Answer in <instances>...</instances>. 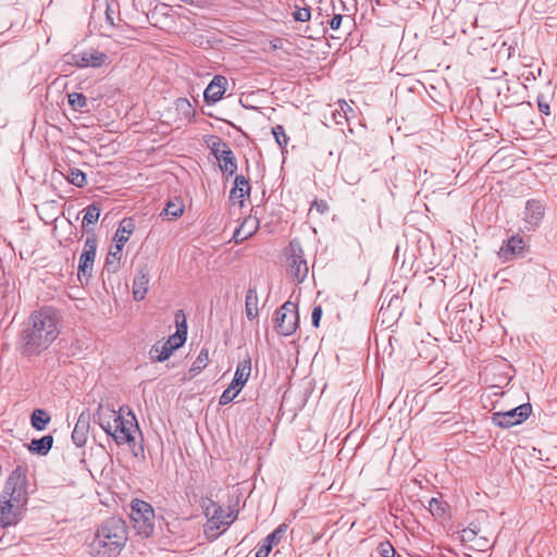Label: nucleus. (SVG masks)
<instances>
[{
    "instance_id": "nucleus-1",
    "label": "nucleus",
    "mask_w": 557,
    "mask_h": 557,
    "mask_svg": "<svg viewBox=\"0 0 557 557\" xmlns=\"http://www.w3.org/2000/svg\"><path fill=\"white\" fill-rule=\"evenodd\" d=\"M27 485V468L16 467L0 495V527L15 525L21 521L28 503Z\"/></svg>"
},
{
    "instance_id": "nucleus-2",
    "label": "nucleus",
    "mask_w": 557,
    "mask_h": 557,
    "mask_svg": "<svg viewBox=\"0 0 557 557\" xmlns=\"http://www.w3.org/2000/svg\"><path fill=\"white\" fill-rule=\"evenodd\" d=\"M59 334L57 311L51 307L36 310L30 314L26 327L21 333L24 351L38 355L46 350Z\"/></svg>"
},
{
    "instance_id": "nucleus-3",
    "label": "nucleus",
    "mask_w": 557,
    "mask_h": 557,
    "mask_svg": "<svg viewBox=\"0 0 557 557\" xmlns=\"http://www.w3.org/2000/svg\"><path fill=\"white\" fill-rule=\"evenodd\" d=\"M128 540L127 525L119 517H110L95 530L88 543L91 557H119Z\"/></svg>"
},
{
    "instance_id": "nucleus-4",
    "label": "nucleus",
    "mask_w": 557,
    "mask_h": 557,
    "mask_svg": "<svg viewBox=\"0 0 557 557\" xmlns=\"http://www.w3.org/2000/svg\"><path fill=\"white\" fill-rule=\"evenodd\" d=\"M203 511L207 517L205 532L208 536L216 537L223 533L236 519L234 511H225L218 503L212 499L203 502Z\"/></svg>"
},
{
    "instance_id": "nucleus-5",
    "label": "nucleus",
    "mask_w": 557,
    "mask_h": 557,
    "mask_svg": "<svg viewBox=\"0 0 557 557\" xmlns=\"http://www.w3.org/2000/svg\"><path fill=\"white\" fill-rule=\"evenodd\" d=\"M131 518L137 533L148 537L154 530V511L150 504L145 500L134 499L131 505Z\"/></svg>"
},
{
    "instance_id": "nucleus-6",
    "label": "nucleus",
    "mask_w": 557,
    "mask_h": 557,
    "mask_svg": "<svg viewBox=\"0 0 557 557\" xmlns=\"http://www.w3.org/2000/svg\"><path fill=\"white\" fill-rule=\"evenodd\" d=\"M298 306L293 301H286L275 312V330L282 336L294 334L298 327Z\"/></svg>"
},
{
    "instance_id": "nucleus-7",
    "label": "nucleus",
    "mask_w": 557,
    "mask_h": 557,
    "mask_svg": "<svg viewBox=\"0 0 557 557\" xmlns=\"http://www.w3.org/2000/svg\"><path fill=\"white\" fill-rule=\"evenodd\" d=\"M139 431L134 413L129 410L127 418L123 417L117 421L113 429L108 431L117 445L132 444L135 442L134 434Z\"/></svg>"
},
{
    "instance_id": "nucleus-8",
    "label": "nucleus",
    "mask_w": 557,
    "mask_h": 557,
    "mask_svg": "<svg viewBox=\"0 0 557 557\" xmlns=\"http://www.w3.org/2000/svg\"><path fill=\"white\" fill-rule=\"evenodd\" d=\"M210 149L211 153L219 161L221 171L228 176L235 174L237 171V160L227 143L223 141L219 137H214V140L210 145Z\"/></svg>"
},
{
    "instance_id": "nucleus-9",
    "label": "nucleus",
    "mask_w": 557,
    "mask_h": 557,
    "mask_svg": "<svg viewBox=\"0 0 557 557\" xmlns=\"http://www.w3.org/2000/svg\"><path fill=\"white\" fill-rule=\"evenodd\" d=\"M187 338V325L185 319L177 325V331L171 335L161 346L154 345L151 352H156V360L163 362L170 358L173 351L184 345Z\"/></svg>"
},
{
    "instance_id": "nucleus-10",
    "label": "nucleus",
    "mask_w": 557,
    "mask_h": 557,
    "mask_svg": "<svg viewBox=\"0 0 557 557\" xmlns=\"http://www.w3.org/2000/svg\"><path fill=\"white\" fill-rule=\"evenodd\" d=\"M532 413L531 404H522L505 412H495L492 422L500 428H511L525 421Z\"/></svg>"
},
{
    "instance_id": "nucleus-11",
    "label": "nucleus",
    "mask_w": 557,
    "mask_h": 557,
    "mask_svg": "<svg viewBox=\"0 0 557 557\" xmlns=\"http://www.w3.org/2000/svg\"><path fill=\"white\" fill-rule=\"evenodd\" d=\"M289 274L297 281V283H301L307 277L309 269L307 261L304 258V251L299 242L292 240L289 243Z\"/></svg>"
},
{
    "instance_id": "nucleus-12",
    "label": "nucleus",
    "mask_w": 557,
    "mask_h": 557,
    "mask_svg": "<svg viewBox=\"0 0 557 557\" xmlns=\"http://www.w3.org/2000/svg\"><path fill=\"white\" fill-rule=\"evenodd\" d=\"M97 251V238L96 235L92 234L88 236L85 240L83 252L79 257L78 263V277L85 276L87 278L92 275V268L96 258Z\"/></svg>"
},
{
    "instance_id": "nucleus-13",
    "label": "nucleus",
    "mask_w": 557,
    "mask_h": 557,
    "mask_svg": "<svg viewBox=\"0 0 557 557\" xmlns=\"http://www.w3.org/2000/svg\"><path fill=\"white\" fill-rule=\"evenodd\" d=\"M545 215V206L540 200L530 199L524 209V230L535 231L542 223Z\"/></svg>"
},
{
    "instance_id": "nucleus-14",
    "label": "nucleus",
    "mask_w": 557,
    "mask_h": 557,
    "mask_svg": "<svg viewBox=\"0 0 557 557\" xmlns=\"http://www.w3.org/2000/svg\"><path fill=\"white\" fill-rule=\"evenodd\" d=\"M73 63L78 67H100L108 61V55L95 49L73 54Z\"/></svg>"
},
{
    "instance_id": "nucleus-15",
    "label": "nucleus",
    "mask_w": 557,
    "mask_h": 557,
    "mask_svg": "<svg viewBox=\"0 0 557 557\" xmlns=\"http://www.w3.org/2000/svg\"><path fill=\"white\" fill-rule=\"evenodd\" d=\"M122 410L123 408H120L119 411H116L113 407L109 405H102L100 404L97 408V421L101 429L108 433L111 429H113V425L120 421L122 418Z\"/></svg>"
},
{
    "instance_id": "nucleus-16",
    "label": "nucleus",
    "mask_w": 557,
    "mask_h": 557,
    "mask_svg": "<svg viewBox=\"0 0 557 557\" xmlns=\"http://www.w3.org/2000/svg\"><path fill=\"white\" fill-rule=\"evenodd\" d=\"M287 531V524H280L272 533L267 535L257 547L256 557H268L272 548L277 545Z\"/></svg>"
},
{
    "instance_id": "nucleus-17",
    "label": "nucleus",
    "mask_w": 557,
    "mask_h": 557,
    "mask_svg": "<svg viewBox=\"0 0 557 557\" xmlns=\"http://www.w3.org/2000/svg\"><path fill=\"white\" fill-rule=\"evenodd\" d=\"M226 77L215 75L203 92L205 101L208 103H216L220 101L226 91Z\"/></svg>"
},
{
    "instance_id": "nucleus-18",
    "label": "nucleus",
    "mask_w": 557,
    "mask_h": 557,
    "mask_svg": "<svg viewBox=\"0 0 557 557\" xmlns=\"http://www.w3.org/2000/svg\"><path fill=\"white\" fill-rule=\"evenodd\" d=\"M259 227V221L256 216L249 215L244 219L242 224L235 230L233 239L236 244L243 243L244 240L251 237Z\"/></svg>"
},
{
    "instance_id": "nucleus-19",
    "label": "nucleus",
    "mask_w": 557,
    "mask_h": 557,
    "mask_svg": "<svg viewBox=\"0 0 557 557\" xmlns=\"http://www.w3.org/2000/svg\"><path fill=\"white\" fill-rule=\"evenodd\" d=\"M487 515L482 513L476 521H472L468 528L463 529L460 533L461 542L471 549V544L475 541V537L484 531L483 522H486Z\"/></svg>"
},
{
    "instance_id": "nucleus-20",
    "label": "nucleus",
    "mask_w": 557,
    "mask_h": 557,
    "mask_svg": "<svg viewBox=\"0 0 557 557\" xmlns=\"http://www.w3.org/2000/svg\"><path fill=\"white\" fill-rule=\"evenodd\" d=\"M89 432V416L86 413H81L74 430L72 432V441L77 447H83L88 438Z\"/></svg>"
},
{
    "instance_id": "nucleus-21",
    "label": "nucleus",
    "mask_w": 557,
    "mask_h": 557,
    "mask_svg": "<svg viewBox=\"0 0 557 557\" xmlns=\"http://www.w3.org/2000/svg\"><path fill=\"white\" fill-rule=\"evenodd\" d=\"M133 231L134 224L131 220L121 221L113 237L114 246L123 248L124 245L128 242Z\"/></svg>"
},
{
    "instance_id": "nucleus-22",
    "label": "nucleus",
    "mask_w": 557,
    "mask_h": 557,
    "mask_svg": "<svg viewBox=\"0 0 557 557\" xmlns=\"http://www.w3.org/2000/svg\"><path fill=\"white\" fill-rule=\"evenodd\" d=\"M258 293L256 286H250L246 293L245 311L249 320H255L259 314L258 309Z\"/></svg>"
},
{
    "instance_id": "nucleus-23",
    "label": "nucleus",
    "mask_w": 557,
    "mask_h": 557,
    "mask_svg": "<svg viewBox=\"0 0 557 557\" xmlns=\"http://www.w3.org/2000/svg\"><path fill=\"white\" fill-rule=\"evenodd\" d=\"M484 531L480 533L476 537L473 544H471V549L476 552H485L490 549L494 542H492L491 536L492 532L490 530V522L488 519L486 522H483Z\"/></svg>"
},
{
    "instance_id": "nucleus-24",
    "label": "nucleus",
    "mask_w": 557,
    "mask_h": 557,
    "mask_svg": "<svg viewBox=\"0 0 557 557\" xmlns=\"http://www.w3.org/2000/svg\"><path fill=\"white\" fill-rule=\"evenodd\" d=\"M149 276L140 271L133 281V297L135 300L140 301L145 298L148 292Z\"/></svg>"
},
{
    "instance_id": "nucleus-25",
    "label": "nucleus",
    "mask_w": 557,
    "mask_h": 557,
    "mask_svg": "<svg viewBox=\"0 0 557 557\" xmlns=\"http://www.w3.org/2000/svg\"><path fill=\"white\" fill-rule=\"evenodd\" d=\"M52 445L53 436L45 435L41 438L33 440L28 445V450L39 456H46L52 448Z\"/></svg>"
},
{
    "instance_id": "nucleus-26",
    "label": "nucleus",
    "mask_w": 557,
    "mask_h": 557,
    "mask_svg": "<svg viewBox=\"0 0 557 557\" xmlns=\"http://www.w3.org/2000/svg\"><path fill=\"white\" fill-rule=\"evenodd\" d=\"M175 110L181 120L191 122L195 114L196 109L193 103L186 98H178L175 101Z\"/></svg>"
},
{
    "instance_id": "nucleus-27",
    "label": "nucleus",
    "mask_w": 557,
    "mask_h": 557,
    "mask_svg": "<svg viewBox=\"0 0 557 557\" xmlns=\"http://www.w3.org/2000/svg\"><path fill=\"white\" fill-rule=\"evenodd\" d=\"M251 373V359L245 358L238 362L236 367V371L234 374V379L239 381V384H246Z\"/></svg>"
},
{
    "instance_id": "nucleus-28",
    "label": "nucleus",
    "mask_w": 557,
    "mask_h": 557,
    "mask_svg": "<svg viewBox=\"0 0 557 557\" xmlns=\"http://www.w3.org/2000/svg\"><path fill=\"white\" fill-rule=\"evenodd\" d=\"M122 250L123 248H120V247H116L114 246L113 248L110 249L107 258H106V269L109 271V272H116L120 268V261H121V258H122Z\"/></svg>"
},
{
    "instance_id": "nucleus-29",
    "label": "nucleus",
    "mask_w": 557,
    "mask_h": 557,
    "mask_svg": "<svg viewBox=\"0 0 557 557\" xmlns=\"http://www.w3.org/2000/svg\"><path fill=\"white\" fill-rule=\"evenodd\" d=\"M50 422V416L44 409H35L30 417L32 426L37 431H42L46 429L47 424Z\"/></svg>"
},
{
    "instance_id": "nucleus-30",
    "label": "nucleus",
    "mask_w": 557,
    "mask_h": 557,
    "mask_svg": "<svg viewBox=\"0 0 557 557\" xmlns=\"http://www.w3.org/2000/svg\"><path fill=\"white\" fill-rule=\"evenodd\" d=\"M100 212H101V207L99 203L94 202V203L89 205L85 209V214H84L83 221H82L83 227H86L90 224H95L99 220Z\"/></svg>"
},
{
    "instance_id": "nucleus-31",
    "label": "nucleus",
    "mask_w": 557,
    "mask_h": 557,
    "mask_svg": "<svg viewBox=\"0 0 557 557\" xmlns=\"http://www.w3.org/2000/svg\"><path fill=\"white\" fill-rule=\"evenodd\" d=\"M65 177L72 185L79 188L87 184L86 174L78 169H70Z\"/></svg>"
},
{
    "instance_id": "nucleus-32",
    "label": "nucleus",
    "mask_w": 557,
    "mask_h": 557,
    "mask_svg": "<svg viewBox=\"0 0 557 557\" xmlns=\"http://www.w3.org/2000/svg\"><path fill=\"white\" fill-rule=\"evenodd\" d=\"M429 511L435 518H443L446 516L447 504L438 498H431L429 502Z\"/></svg>"
},
{
    "instance_id": "nucleus-33",
    "label": "nucleus",
    "mask_w": 557,
    "mask_h": 557,
    "mask_svg": "<svg viewBox=\"0 0 557 557\" xmlns=\"http://www.w3.org/2000/svg\"><path fill=\"white\" fill-rule=\"evenodd\" d=\"M272 134L278 147L284 154L286 152V147L289 143V137L285 133V128L282 125H276L272 128Z\"/></svg>"
},
{
    "instance_id": "nucleus-34",
    "label": "nucleus",
    "mask_w": 557,
    "mask_h": 557,
    "mask_svg": "<svg viewBox=\"0 0 557 557\" xmlns=\"http://www.w3.org/2000/svg\"><path fill=\"white\" fill-rule=\"evenodd\" d=\"M209 361V351L208 349H201L198 354L196 360L193 362V366L190 368V372H194V374H197L203 370Z\"/></svg>"
},
{
    "instance_id": "nucleus-35",
    "label": "nucleus",
    "mask_w": 557,
    "mask_h": 557,
    "mask_svg": "<svg viewBox=\"0 0 557 557\" xmlns=\"http://www.w3.org/2000/svg\"><path fill=\"white\" fill-rule=\"evenodd\" d=\"M67 97L70 106L76 111H79L87 106V98L83 94L72 92L69 94Z\"/></svg>"
},
{
    "instance_id": "nucleus-36",
    "label": "nucleus",
    "mask_w": 557,
    "mask_h": 557,
    "mask_svg": "<svg viewBox=\"0 0 557 557\" xmlns=\"http://www.w3.org/2000/svg\"><path fill=\"white\" fill-rule=\"evenodd\" d=\"M523 240L521 237L518 236H511L507 240L506 250L509 251L511 255H519L523 250Z\"/></svg>"
},
{
    "instance_id": "nucleus-37",
    "label": "nucleus",
    "mask_w": 557,
    "mask_h": 557,
    "mask_svg": "<svg viewBox=\"0 0 557 557\" xmlns=\"http://www.w3.org/2000/svg\"><path fill=\"white\" fill-rule=\"evenodd\" d=\"M184 212V206L182 203L168 202L166 207L163 210V213L171 219H176L181 216Z\"/></svg>"
},
{
    "instance_id": "nucleus-38",
    "label": "nucleus",
    "mask_w": 557,
    "mask_h": 557,
    "mask_svg": "<svg viewBox=\"0 0 557 557\" xmlns=\"http://www.w3.org/2000/svg\"><path fill=\"white\" fill-rule=\"evenodd\" d=\"M249 194H250V189L237 190L236 188H232L231 193H230V199L233 202H237L240 206H243L245 198L248 197Z\"/></svg>"
},
{
    "instance_id": "nucleus-39",
    "label": "nucleus",
    "mask_w": 557,
    "mask_h": 557,
    "mask_svg": "<svg viewBox=\"0 0 557 557\" xmlns=\"http://www.w3.org/2000/svg\"><path fill=\"white\" fill-rule=\"evenodd\" d=\"M377 552L382 557H395L396 550L393 545L388 542H381L377 546Z\"/></svg>"
},
{
    "instance_id": "nucleus-40",
    "label": "nucleus",
    "mask_w": 557,
    "mask_h": 557,
    "mask_svg": "<svg viewBox=\"0 0 557 557\" xmlns=\"http://www.w3.org/2000/svg\"><path fill=\"white\" fill-rule=\"evenodd\" d=\"M311 17L310 8H297L294 12V18L297 22H308Z\"/></svg>"
},
{
    "instance_id": "nucleus-41",
    "label": "nucleus",
    "mask_w": 557,
    "mask_h": 557,
    "mask_svg": "<svg viewBox=\"0 0 557 557\" xmlns=\"http://www.w3.org/2000/svg\"><path fill=\"white\" fill-rule=\"evenodd\" d=\"M236 392L230 389L228 387L222 393V395L219 398V404L221 406H225L234 400V398L237 396Z\"/></svg>"
},
{
    "instance_id": "nucleus-42",
    "label": "nucleus",
    "mask_w": 557,
    "mask_h": 557,
    "mask_svg": "<svg viewBox=\"0 0 557 557\" xmlns=\"http://www.w3.org/2000/svg\"><path fill=\"white\" fill-rule=\"evenodd\" d=\"M537 108H539V111L545 115H549L550 113V107H549V103L547 102V100L545 99L544 96L540 95L537 97Z\"/></svg>"
},
{
    "instance_id": "nucleus-43",
    "label": "nucleus",
    "mask_w": 557,
    "mask_h": 557,
    "mask_svg": "<svg viewBox=\"0 0 557 557\" xmlns=\"http://www.w3.org/2000/svg\"><path fill=\"white\" fill-rule=\"evenodd\" d=\"M233 188H236L237 190L250 189V185L244 175H237L234 180Z\"/></svg>"
},
{
    "instance_id": "nucleus-44",
    "label": "nucleus",
    "mask_w": 557,
    "mask_h": 557,
    "mask_svg": "<svg viewBox=\"0 0 557 557\" xmlns=\"http://www.w3.org/2000/svg\"><path fill=\"white\" fill-rule=\"evenodd\" d=\"M312 208H314L321 214L329 210V206L324 200H314L311 205V209Z\"/></svg>"
},
{
    "instance_id": "nucleus-45",
    "label": "nucleus",
    "mask_w": 557,
    "mask_h": 557,
    "mask_svg": "<svg viewBox=\"0 0 557 557\" xmlns=\"http://www.w3.org/2000/svg\"><path fill=\"white\" fill-rule=\"evenodd\" d=\"M321 317H322V308L320 306L314 307L313 310H312L311 319H312V324L315 327L319 326Z\"/></svg>"
},
{
    "instance_id": "nucleus-46",
    "label": "nucleus",
    "mask_w": 557,
    "mask_h": 557,
    "mask_svg": "<svg viewBox=\"0 0 557 557\" xmlns=\"http://www.w3.org/2000/svg\"><path fill=\"white\" fill-rule=\"evenodd\" d=\"M343 15L342 14H334L333 17L330 21V27L333 30H337L342 24Z\"/></svg>"
},
{
    "instance_id": "nucleus-47",
    "label": "nucleus",
    "mask_w": 557,
    "mask_h": 557,
    "mask_svg": "<svg viewBox=\"0 0 557 557\" xmlns=\"http://www.w3.org/2000/svg\"><path fill=\"white\" fill-rule=\"evenodd\" d=\"M244 386V384H239V381H237V379L233 377V381L231 382L228 388L236 392V394H239Z\"/></svg>"
},
{
    "instance_id": "nucleus-48",
    "label": "nucleus",
    "mask_w": 557,
    "mask_h": 557,
    "mask_svg": "<svg viewBox=\"0 0 557 557\" xmlns=\"http://www.w3.org/2000/svg\"><path fill=\"white\" fill-rule=\"evenodd\" d=\"M339 107L342 109V111L344 112L345 114V117L348 119V112H352V109L350 108V106L345 101V100H342L339 101Z\"/></svg>"
},
{
    "instance_id": "nucleus-49",
    "label": "nucleus",
    "mask_w": 557,
    "mask_h": 557,
    "mask_svg": "<svg viewBox=\"0 0 557 557\" xmlns=\"http://www.w3.org/2000/svg\"><path fill=\"white\" fill-rule=\"evenodd\" d=\"M106 20L110 26L114 25L113 12L110 11L109 7L107 8V11H106Z\"/></svg>"
},
{
    "instance_id": "nucleus-50",
    "label": "nucleus",
    "mask_w": 557,
    "mask_h": 557,
    "mask_svg": "<svg viewBox=\"0 0 557 557\" xmlns=\"http://www.w3.org/2000/svg\"><path fill=\"white\" fill-rule=\"evenodd\" d=\"M515 51H516L515 46L509 45V46L506 48V52H507V53H506V57H507V59L512 58V57H513V54H515Z\"/></svg>"
},
{
    "instance_id": "nucleus-51",
    "label": "nucleus",
    "mask_w": 557,
    "mask_h": 557,
    "mask_svg": "<svg viewBox=\"0 0 557 557\" xmlns=\"http://www.w3.org/2000/svg\"><path fill=\"white\" fill-rule=\"evenodd\" d=\"M180 315H183L184 317V313H183V310H180L177 313H176V319H178Z\"/></svg>"
}]
</instances>
